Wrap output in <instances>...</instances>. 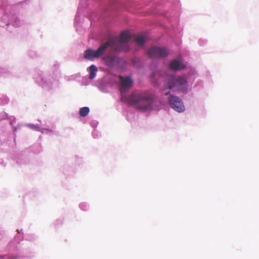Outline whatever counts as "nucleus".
Here are the masks:
<instances>
[{
  "label": "nucleus",
  "instance_id": "nucleus-7",
  "mask_svg": "<svg viewBox=\"0 0 259 259\" xmlns=\"http://www.w3.org/2000/svg\"><path fill=\"white\" fill-rule=\"evenodd\" d=\"M169 67L171 70L177 71L186 68V65L178 60H174L170 63Z\"/></svg>",
  "mask_w": 259,
  "mask_h": 259
},
{
  "label": "nucleus",
  "instance_id": "nucleus-3",
  "mask_svg": "<svg viewBox=\"0 0 259 259\" xmlns=\"http://www.w3.org/2000/svg\"><path fill=\"white\" fill-rule=\"evenodd\" d=\"M168 89L174 91L185 92L187 89V81L181 76H171L167 83Z\"/></svg>",
  "mask_w": 259,
  "mask_h": 259
},
{
  "label": "nucleus",
  "instance_id": "nucleus-1",
  "mask_svg": "<svg viewBox=\"0 0 259 259\" xmlns=\"http://www.w3.org/2000/svg\"><path fill=\"white\" fill-rule=\"evenodd\" d=\"M120 87V92L121 94V101L127 102L131 105H136L139 103H146L145 105L139 106L138 109L142 111L151 110L153 109L154 104V96L148 92L140 94L132 93L127 98L125 93L128 91L133 84V81L129 76L123 77L119 76Z\"/></svg>",
  "mask_w": 259,
  "mask_h": 259
},
{
  "label": "nucleus",
  "instance_id": "nucleus-4",
  "mask_svg": "<svg viewBox=\"0 0 259 259\" xmlns=\"http://www.w3.org/2000/svg\"><path fill=\"white\" fill-rule=\"evenodd\" d=\"M110 45V42H106L102 45L97 50L94 51L92 49H88L85 51L84 53V57L89 60H93L95 58H97L102 55L106 49L109 47Z\"/></svg>",
  "mask_w": 259,
  "mask_h": 259
},
{
  "label": "nucleus",
  "instance_id": "nucleus-10",
  "mask_svg": "<svg viewBox=\"0 0 259 259\" xmlns=\"http://www.w3.org/2000/svg\"><path fill=\"white\" fill-rule=\"evenodd\" d=\"M90 74L89 76V78L91 79H92L95 77V76L96 75L95 72L96 71H97V68L94 65H92L90 67Z\"/></svg>",
  "mask_w": 259,
  "mask_h": 259
},
{
  "label": "nucleus",
  "instance_id": "nucleus-11",
  "mask_svg": "<svg viewBox=\"0 0 259 259\" xmlns=\"http://www.w3.org/2000/svg\"><path fill=\"white\" fill-rule=\"evenodd\" d=\"M90 112V109L88 107H82L79 110V115L81 117L86 116Z\"/></svg>",
  "mask_w": 259,
  "mask_h": 259
},
{
  "label": "nucleus",
  "instance_id": "nucleus-6",
  "mask_svg": "<svg viewBox=\"0 0 259 259\" xmlns=\"http://www.w3.org/2000/svg\"><path fill=\"white\" fill-rule=\"evenodd\" d=\"M170 106L178 112H183L185 107L181 99L176 96L170 95L168 98Z\"/></svg>",
  "mask_w": 259,
  "mask_h": 259
},
{
  "label": "nucleus",
  "instance_id": "nucleus-8",
  "mask_svg": "<svg viewBox=\"0 0 259 259\" xmlns=\"http://www.w3.org/2000/svg\"><path fill=\"white\" fill-rule=\"evenodd\" d=\"M104 60L107 66L109 67H112L114 65L115 58L113 56L109 55L104 57Z\"/></svg>",
  "mask_w": 259,
  "mask_h": 259
},
{
  "label": "nucleus",
  "instance_id": "nucleus-12",
  "mask_svg": "<svg viewBox=\"0 0 259 259\" xmlns=\"http://www.w3.org/2000/svg\"><path fill=\"white\" fill-rule=\"evenodd\" d=\"M168 94H169V93H168V92H165V95H167Z\"/></svg>",
  "mask_w": 259,
  "mask_h": 259
},
{
  "label": "nucleus",
  "instance_id": "nucleus-2",
  "mask_svg": "<svg viewBox=\"0 0 259 259\" xmlns=\"http://www.w3.org/2000/svg\"><path fill=\"white\" fill-rule=\"evenodd\" d=\"M130 33L127 30L122 32L119 36V38L114 37L110 41V47L115 51L127 52L130 50L128 42L130 39Z\"/></svg>",
  "mask_w": 259,
  "mask_h": 259
},
{
  "label": "nucleus",
  "instance_id": "nucleus-5",
  "mask_svg": "<svg viewBox=\"0 0 259 259\" xmlns=\"http://www.w3.org/2000/svg\"><path fill=\"white\" fill-rule=\"evenodd\" d=\"M149 57L152 59L162 58L168 55V51L165 48L153 47L150 49L148 52Z\"/></svg>",
  "mask_w": 259,
  "mask_h": 259
},
{
  "label": "nucleus",
  "instance_id": "nucleus-9",
  "mask_svg": "<svg viewBox=\"0 0 259 259\" xmlns=\"http://www.w3.org/2000/svg\"><path fill=\"white\" fill-rule=\"evenodd\" d=\"M135 41L138 46H143L146 41V39L141 35H137L135 38Z\"/></svg>",
  "mask_w": 259,
  "mask_h": 259
}]
</instances>
